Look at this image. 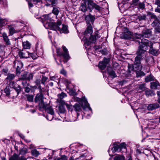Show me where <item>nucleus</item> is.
<instances>
[{
    "label": "nucleus",
    "instance_id": "obj_1",
    "mask_svg": "<svg viewBox=\"0 0 160 160\" xmlns=\"http://www.w3.org/2000/svg\"><path fill=\"white\" fill-rule=\"evenodd\" d=\"M136 54L137 56L135 58L134 64L133 65H129L128 66V69L129 72L133 70L135 71H140L143 69V70L147 72H148L149 71V67L147 66L146 68H142L140 63V60L143 59L145 56L144 52L140 50L137 51Z\"/></svg>",
    "mask_w": 160,
    "mask_h": 160
},
{
    "label": "nucleus",
    "instance_id": "obj_2",
    "mask_svg": "<svg viewBox=\"0 0 160 160\" xmlns=\"http://www.w3.org/2000/svg\"><path fill=\"white\" fill-rule=\"evenodd\" d=\"M139 44L140 45L137 51L140 50L144 52L145 56L143 59L146 57V50L148 49V46L150 48L149 52L154 55H157L158 54V51L157 49H155L153 47V43L149 41L147 39H142L141 43L142 45L140 44L141 42L139 41Z\"/></svg>",
    "mask_w": 160,
    "mask_h": 160
},
{
    "label": "nucleus",
    "instance_id": "obj_3",
    "mask_svg": "<svg viewBox=\"0 0 160 160\" xmlns=\"http://www.w3.org/2000/svg\"><path fill=\"white\" fill-rule=\"evenodd\" d=\"M61 22L60 21H58L57 22V23H52L49 24L51 27V29L55 30L56 31H59L61 33H67L68 32L67 27L66 25H62V27L61 29L59 26L61 24Z\"/></svg>",
    "mask_w": 160,
    "mask_h": 160
},
{
    "label": "nucleus",
    "instance_id": "obj_4",
    "mask_svg": "<svg viewBox=\"0 0 160 160\" xmlns=\"http://www.w3.org/2000/svg\"><path fill=\"white\" fill-rule=\"evenodd\" d=\"M152 32L151 30L150 29H146L143 30L142 32V35H137L136 36V38H140L141 40L140 41H136V43H138L139 44V42L140 41L141 42V40L142 39H144V38H142L143 37L145 38H148L150 37L152 35ZM141 45H142L141 43H140Z\"/></svg>",
    "mask_w": 160,
    "mask_h": 160
},
{
    "label": "nucleus",
    "instance_id": "obj_5",
    "mask_svg": "<svg viewBox=\"0 0 160 160\" xmlns=\"http://www.w3.org/2000/svg\"><path fill=\"white\" fill-rule=\"evenodd\" d=\"M52 13H50L48 15H43L41 18L42 22L44 23L47 24L51 29V27L49 25V24L51 23H55V22H51L52 21Z\"/></svg>",
    "mask_w": 160,
    "mask_h": 160
},
{
    "label": "nucleus",
    "instance_id": "obj_6",
    "mask_svg": "<svg viewBox=\"0 0 160 160\" xmlns=\"http://www.w3.org/2000/svg\"><path fill=\"white\" fill-rule=\"evenodd\" d=\"M43 95L40 93L37 95L35 99V102H39V105L41 108H46L47 105V103L43 102Z\"/></svg>",
    "mask_w": 160,
    "mask_h": 160
},
{
    "label": "nucleus",
    "instance_id": "obj_7",
    "mask_svg": "<svg viewBox=\"0 0 160 160\" xmlns=\"http://www.w3.org/2000/svg\"><path fill=\"white\" fill-rule=\"evenodd\" d=\"M73 98L74 101H77L78 102L82 101L83 102L84 105H83V103H82V107L84 109L87 108L90 110L92 111V109L90 107L89 104L87 100H86L85 98H82V100H81L80 98L75 97H74Z\"/></svg>",
    "mask_w": 160,
    "mask_h": 160
},
{
    "label": "nucleus",
    "instance_id": "obj_8",
    "mask_svg": "<svg viewBox=\"0 0 160 160\" xmlns=\"http://www.w3.org/2000/svg\"><path fill=\"white\" fill-rule=\"evenodd\" d=\"M46 108H41L46 110L48 114L47 115L46 118L47 120L51 121L53 117V115L54 113V111L52 108L50 107L49 104H47Z\"/></svg>",
    "mask_w": 160,
    "mask_h": 160
},
{
    "label": "nucleus",
    "instance_id": "obj_9",
    "mask_svg": "<svg viewBox=\"0 0 160 160\" xmlns=\"http://www.w3.org/2000/svg\"><path fill=\"white\" fill-rule=\"evenodd\" d=\"M88 8L91 12H92L93 8L98 11L100 10L101 9L100 7L93 2L91 0H89L88 1Z\"/></svg>",
    "mask_w": 160,
    "mask_h": 160
},
{
    "label": "nucleus",
    "instance_id": "obj_10",
    "mask_svg": "<svg viewBox=\"0 0 160 160\" xmlns=\"http://www.w3.org/2000/svg\"><path fill=\"white\" fill-rule=\"evenodd\" d=\"M97 39L96 36L91 35L89 38V40L88 38H86L84 39V43L85 46H89L91 45V43H94Z\"/></svg>",
    "mask_w": 160,
    "mask_h": 160
},
{
    "label": "nucleus",
    "instance_id": "obj_11",
    "mask_svg": "<svg viewBox=\"0 0 160 160\" xmlns=\"http://www.w3.org/2000/svg\"><path fill=\"white\" fill-rule=\"evenodd\" d=\"M62 47L63 49L64 52L62 53L59 51V50H57V55L59 56H62L65 59H68L69 58V56L68 52V49L65 46H62Z\"/></svg>",
    "mask_w": 160,
    "mask_h": 160
},
{
    "label": "nucleus",
    "instance_id": "obj_12",
    "mask_svg": "<svg viewBox=\"0 0 160 160\" xmlns=\"http://www.w3.org/2000/svg\"><path fill=\"white\" fill-rule=\"evenodd\" d=\"M14 67L16 68V74L19 75L20 73L21 69L23 67L22 62L18 61H15Z\"/></svg>",
    "mask_w": 160,
    "mask_h": 160
},
{
    "label": "nucleus",
    "instance_id": "obj_13",
    "mask_svg": "<svg viewBox=\"0 0 160 160\" xmlns=\"http://www.w3.org/2000/svg\"><path fill=\"white\" fill-rule=\"evenodd\" d=\"M33 75L32 74L25 72L23 74H22L20 78L21 80H27L30 81L32 79Z\"/></svg>",
    "mask_w": 160,
    "mask_h": 160
},
{
    "label": "nucleus",
    "instance_id": "obj_14",
    "mask_svg": "<svg viewBox=\"0 0 160 160\" xmlns=\"http://www.w3.org/2000/svg\"><path fill=\"white\" fill-rule=\"evenodd\" d=\"M93 32L92 28L91 25L90 24L88 25L87 28L86 30L84 32V37L83 39L86 38H88L89 36H91V34Z\"/></svg>",
    "mask_w": 160,
    "mask_h": 160
},
{
    "label": "nucleus",
    "instance_id": "obj_15",
    "mask_svg": "<svg viewBox=\"0 0 160 160\" xmlns=\"http://www.w3.org/2000/svg\"><path fill=\"white\" fill-rule=\"evenodd\" d=\"M19 146L20 147V154L24 155L26 154L27 152V149L22 144H16L14 146L15 149L18 150V147Z\"/></svg>",
    "mask_w": 160,
    "mask_h": 160
},
{
    "label": "nucleus",
    "instance_id": "obj_16",
    "mask_svg": "<svg viewBox=\"0 0 160 160\" xmlns=\"http://www.w3.org/2000/svg\"><path fill=\"white\" fill-rule=\"evenodd\" d=\"M109 61V59L104 58L102 62H99L98 65L99 68L102 70L104 69L106 67L107 65L108 64Z\"/></svg>",
    "mask_w": 160,
    "mask_h": 160
},
{
    "label": "nucleus",
    "instance_id": "obj_17",
    "mask_svg": "<svg viewBox=\"0 0 160 160\" xmlns=\"http://www.w3.org/2000/svg\"><path fill=\"white\" fill-rule=\"evenodd\" d=\"M18 55L20 58H30L29 52L27 51H20L18 52Z\"/></svg>",
    "mask_w": 160,
    "mask_h": 160
},
{
    "label": "nucleus",
    "instance_id": "obj_18",
    "mask_svg": "<svg viewBox=\"0 0 160 160\" xmlns=\"http://www.w3.org/2000/svg\"><path fill=\"white\" fill-rule=\"evenodd\" d=\"M159 106L157 103H154L149 104L147 106V109L149 111H152L158 108Z\"/></svg>",
    "mask_w": 160,
    "mask_h": 160
},
{
    "label": "nucleus",
    "instance_id": "obj_19",
    "mask_svg": "<svg viewBox=\"0 0 160 160\" xmlns=\"http://www.w3.org/2000/svg\"><path fill=\"white\" fill-rule=\"evenodd\" d=\"M95 19V18L94 16L90 14H89V15L86 16L85 20L87 23L88 25H89V23L90 21L91 22H93Z\"/></svg>",
    "mask_w": 160,
    "mask_h": 160
},
{
    "label": "nucleus",
    "instance_id": "obj_20",
    "mask_svg": "<svg viewBox=\"0 0 160 160\" xmlns=\"http://www.w3.org/2000/svg\"><path fill=\"white\" fill-rule=\"evenodd\" d=\"M152 26L154 27H155V29H157L160 28V23L158 22V18L154 20L151 24Z\"/></svg>",
    "mask_w": 160,
    "mask_h": 160
},
{
    "label": "nucleus",
    "instance_id": "obj_21",
    "mask_svg": "<svg viewBox=\"0 0 160 160\" xmlns=\"http://www.w3.org/2000/svg\"><path fill=\"white\" fill-rule=\"evenodd\" d=\"M74 110L77 112V116L79 115L78 113L81 110V108L80 105L78 103H76L74 105Z\"/></svg>",
    "mask_w": 160,
    "mask_h": 160
},
{
    "label": "nucleus",
    "instance_id": "obj_22",
    "mask_svg": "<svg viewBox=\"0 0 160 160\" xmlns=\"http://www.w3.org/2000/svg\"><path fill=\"white\" fill-rule=\"evenodd\" d=\"M37 88V87L35 86H29V87L27 86L24 88L25 91L27 93L30 92L31 91L32 92L35 89H36Z\"/></svg>",
    "mask_w": 160,
    "mask_h": 160
},
{
    "label": "nucleus",
    "instance_id": "obj_23",
    "mask_svg": "<svg viewBox=\"0 0 160 160\" xmlns=\"http://www.w3.org/2000/svg\"><path fill=\"white\" fill-rule=\"evenodd\" d=\"M10 82L8 84V85L6 88L4 90V92L6 93V97H9V95L10 94Z\"/></svg>",
    "mask_w": 160,
    "mask_h": 160
},
{
    "label": "nucleus",
    "instance_id": "obj_24",
    "mask_svg": "<svg viewBox=\"0 0 160 160\" xmlns=\"http://www.w3.org/2000/svg\"><path fill=\"white\" fill-rule=\"evenodd\" d=\"M2 36L6 44L7 45H9L10 44L9 39L7 34L5 33H3L2 34Z\"/></svg>",
    "mask_w": 160,
    "mask_h": 160
},
{
    "label": "nucleus",
    "instance_id": "obj_25",
    "mask_svg": "<svg viewBox=\"0 0 160 160\" xmlns=\"http://www.w3.org/2000/svg\"><path fill=\"white\" fill-rule=\"evenodd\" d=\"M47 2L49 3L46 4V5L49 6L51 5H52V6L55 5L57 4L56 0H46Z\"/></svg>",
    "mask_w": 160,
    "mask_h": 160
},
{
    "label": "nucleus",
    "instance_id": "obj_26",
    "mask_svg": "<svg viewBox=\"0 0 160 160\" xmlns=\"http://www.w3.org/2000/svg\"><path fill=\"white\" fill-rule=\"evenodd\" d=\"M82 1L83 2L81 3L80 7L81 10L83 12H85L87 11L86 3L87 2Z\"/></svg>",
    "mask_w": 160,
    "mask_h": 160
},
{
    "label": "nucleus",
    "instance_id": "obj_27",
    "mask_svg": "<svg viewBox=\"0 0 160 160\" xmlns=\"http://www.w3.org/2000/svg\"><path fill=\"white\" fill-rule=\"evenodd\" d=\"M22 45L23 48L25 49H29L30 48L31 44L28 41L23 42Z\"/></svg>",
    "mask_w": 160,
    "mask_h": 160
},
{
    "label": "nucleus",
    "instance_id": "obj_28",
    "mask_svg": "<svg viewBox=\"0 0 160 160\" xmlns=\"http://www.w3.org/2000/svg\"><path fill=\"white\" fill-rule=\"evenodd\" d=\"M151 88L152 89H156L158 85H159L158 83V82H152L150 83Z\"/></svg>",
    "mask_w": 160,
    "mask_h": 160
},
{
    "label": "nucleus",
    "instance_id": "obj_29",
    "mask_svg": "<svg viewBox=\"0 0 160 160\" xmlns=\"http://www.w3.org/2000/svg\"><path fill=\"white\" fill-rule=\"evenodd\" d=\"M108 71L109 75L112 78H114L117 77V76L114 71L113 70H110L108 68Z\"/></svg>",
    "mask_w": 160,
    "mask_h": 160
},
{
    "label": "nucleus",
    "instance_id": "obj_30",
    "mask_svg": "<svg viewBox=\"0 0 160 160\" xmlns=\"http://www.w3.org/2000/svg\"><path fill=\"white\" fill-rule=\"evenodd\" d=\"M154 77L152 75H148L145 78V81L146 82H150L152 81H153L154 80Z\"/></svg>",
    "mask_w": 160,
    "mask_h": 160
},
{
    "label": "nucleus",
    "instance_id": "obj_31",
    "mask_svg": "<svg viewBox=\"0 0 160 160\" xmlns=\"http://www.w3.org/2000/svg\"><path fill=\"white\" fill-rule=\"evenodd\" d=\"M31 152L32 155L35 157H37L40 154L39 152L36 149L32 150Z\"/></svg>",
    "mask_w": 160,
    "mask_h": 160
},
{
    "label": "nucleus",
    "instance_id": "obj_32",
    "mask_svg": "<svg viewBox=\"0 0 160 160\" xmlns=\"http://www.w3.org/2000/svg\"><path fill=\"white\" fill-rule=\"evenodd\" d=\"M58 110L61 113H64L65 112L66 110L64 106L62 105H60L58 107Z\"/></svg>",
    "mask_w": 160,
    "mask_h": 160
},
{
    "label": "nucleus",
    "instance_id": "obj_33",
    "mask_svg": "<svg viewBox=\"0 0 160 160\" xmlns=\"http://www.w3.org/2000/svg\"><path fill=\"white\" fill-rule=\"evenodd\" d=\"M19 31L18 29H16V28L11 26V35L15 33L18 32Z\"/></svg>",
    "mask_w": 160,
    "mask_h": 160
},
{
    "label": "nucleus",
    "instance_id": "obj_34",
    "mask_svg": "<svg viewBox=\"0 0 160 160\" xmlns=\"http://www.w3.org/2000/svg\"><path fill=\"white\" fill-rule=\"evenodd\" d=\"M114 160H125V158L123 156L117 155L114 158Z\"/></svg>",
    "mask_w": 160,
    "mask_h": 160
},
{
    "label": "nucleus",
    "instance_id": "obj_35",
    "mask_svg": "<svg viewBox=\"0 0 160 160\" xmlns=\"http://www.w3.org/2000/svg\"><path fill=\"white\" fill-rule=\"evenodd\" d=\"M148 15L152 19H154V20L157 19L158 18L153 13L149 12Z\"/></svg>",
    "mask_w": 160,
    "mask_h": 160
},
{
    "label": "nucleus",
    "instance_id": "obj_36",
    "mask_svg": "<svg viewBox=\"0 0 160 160\" xmlns=\"http://www.w3.org/2000/svg\"><path fill=\"white\" fill-rule=\"evenodd\" d=\"M66 107L68 110L72 112L74 110V105L72 106L70 104H66Z\"/></svg>",
    "mask_w": 160,
    "mask_h": 160
},
{
    "label": "nucleus",
    "instance_id": "obj_37",
    "mask_svg": "<svg viewBox=\"0 0 160 160\" xmlns=\"http://www.w3.org/2000/svg\"><path fill=\"white\" fill-rule=\"evenodd\" d=\"M146 17L145 15H139L138 16L137 19L140 21L142 20H145L146 19Z\"/></svg>",
    "mask_w": 160,
    "mask_h": 160
},
{
    "label": "nucleus",
    "instance_id": "obj_38",
    "mask_svg": "<svg viewBox=\"0 0 160 160\" xmlns=\"http://www.w3.org/2000/svg\"><path fill=\"white\" fill-rule=\"evenodd\" d=\"M59 11L58 9L56 8H53L52 11V13L56 15H57L58 14Z\"/></svg>",
    "mask_w": 160,
    "mask_h": 160
},
{
    "label": "nucleus",
    "instance_id": "obj_39",
    "mask_svg": "<svg viewBox=\"0 0 160 160\" xmlns=\"http://www.w3.org/2000/svg\"><path fill=\"white\" fill-rule=\"evenodd\" d=\"M66 96V94L63 92H62L61 94H59L58 95V97L61 99H62Z\"/></svg>",
    "mask_w": 160,
    "mask_h": 160
},
{
    "label": "nucleus",
    "instance_id": "obj_40",
    "mask_svg": "<svg viewBox=\"0 0 160 160\" xmlns=\"http://www.w3.org/2000/svg\"><path fill=\"white\" fill-rule=\"evenodd\" d=\"M119 149L118 145L114 146L111 149L112 152L114 153L117 151Z\"/></svg>",
    "mask_w": 160,
    "mask_h": 160
},
{
    "label": "nucleus",
    "instance_id": "obj_41",
    "mask_svg": "<svg viewBox=\"0 0 160 160\" xmlns=\"http://www.w3.org/2000/svg\"><path fill=\"white\" fill-rule=\"evenodd\" d=\"M119 150L121 151V149L122 148H125L126 147V144L124 142L121 143L118 145Z\"/></svg>",
    "mask_w": 160,
    "mask_h": 160
},
{
    "label": "nucleus",
    "instance_id": "obj_42",
    "mask_svg": "<svg viewBox=\"0 0 160 160\" xmlns=\"http://www.w3.org/2000/svg\"><path fill=\"white\" fill-rule=\"evenodd\" d=\"M145 84H142L138 85L139 88L142 91H144L145 89Z\"/></svg>",
    "mask_w": 160,
    "mask_h": 160
},
{
    "label": "nucleus",
    "instance_id": "obj_43",
    "mask_svg": "<svg viewBox=\"0 0 160 160\" xmlns=\"http://www.w3.org/2000/svg\"><path fill=\"white\" fill-rule=\"evenodd\" d=\"M29 56L32 58L33 59H35L37 58L36 54L33 53H29Z\"/></svg>",
    "mask_w": 160,
    "mask_h": 160
},
{
    "label": "nucleus",
    "instance_id": "obj_44",
    "mask_svg": "<svg viewBox=\"0 0 160 160\" xmlns=\"http://www.w3.org/2000/svg\"><path fill=\"white\" fill-rule=\"evenodd\" d=\"M22 84L24 87L25 88L27 86H29V84L25 80H22Z\"/></svg>",
    "mask_w": 160,
    "mask_h": 160
},
{
    "label": "nucleus",
    "instance_id": "obj_45",
    "mask_svg": "<svg viewBox=\"0 0 160 160\" xmlns=\"http://www.w3.org/2000/svg\"><path fill=\"white\" fill-rule=\"evenodd\" d=\"M41 82V78L38 76L36 78V80L35 81V83L37 85H39L40 84Z\"/></svg>",
    "mask_w": 160,
    "mask_h": 160
},
{
    "label": "nucleus",
    "instance_id": "obj_46",
    "mask_svg": "<svg viewBox=\"0 0 160 160\" xmlns=\"http://www.w3.org/2000/svg\"><path fill=\"white\" fill-rule=\"evenodd\" d=\"M17 87H15L13 88L14 89H15L16 90V92H17V94H18L19 92L20 91V88L19 85H17Z\"/></svg>",
    "mask_w": 160,
    "mask_h": 160
},
{
    "label": "nucleus",
    "instance_id": "obj_47",
    "mask_svg": "<svg viewBox=\"0 0 160 160\" xmlns=\"http://www.w3.org/2000/svg\"><path fill=\"white\" fill-rule=\"evenodd\" d=\"M18 156L16 154H14L11 157V160H18Z\"/></svg>",
    "mask_w": 160,
    "mask_h": 160
},
{
    "label": "nucleus",
    "instance_id": "obj_48",
    "mask_svg": "<svg viewBox=\"0 0 160 160\" xmlns=\"http://www.w3.org/2000/svg\"><path fill=\"white\" fill-rule=\"evenodd\" d=\"M48 78L44 76H42L41 79V83L44 84L45 82L47 80Z\"/></svg>",
    "mask_w": 160,
    "mask_h": 160
},
{
    "label": "nucleus",
    "instance_id": "obj_49",
    "mask_svg": "<svg viewBox=\"0 0 160 160\" xmlns=\"http://www.w3.org/2000/svg\"><path fill=\"white\" fill-rule=\"evenodd\" d=\"M33 97L32 95H28L27 97V99L29 102H32L33 101Z\"/></svg>",
    "mask_w": 160,
    "mask_h": 160
},
{
    "label": "nucleus",
    "instance_id": "obj_50",
    "mask_svg": "<svg viewBox=\"0 0 160 160\" xmlns=\"http://www.w3.org/2000/svg\"><path fill=\"white\" fill-rule=\"evenodd\" d=\"M136 74L138 77L140 76H143L145 75V74L142 72H137Z\"/></svg>",
    "mask_w": 160,
    "mask_h": 160
},
{
    "label": "nucleus",
    "instance_id": "obj_51",
    "mask_svg": "<svg viewBox=\"0 0 160 160\" xmlns=\"http://www.w3.org/2000/svg\"><path fill=\"white\" fill-rule=\"evenodd\" d=\"M5 24L4 22V20L0 18V28L2 26H4Z\"/></svg>",
    "mask_w": 160,
    "mask_h": 160
},
{
    "label": "nucleus",
    "instance_id": "obj_52",
    "mask_svg": "<svg viewBox=\"0 0 160 160\" xmlns=\"http://www.w3.org/2000/svg\"><path fill=\"white\" fill-rule=\"evenodd\" d=\"M158 5L157 7L155 9V11L156 12L160 13V5Z\"/></svg>",
    "mask_w": 160,
    "mask_h": 160
},
{
    "label": "nucleus",
    "instance_id": "obj_53",
    "mask_svg": "<svg viewBox=\"0 0 160 160\" xmlns=\"http://www.w3.org/2000/svg\"><path fill=\"white\" fill-rule=\"evenodd\" d=\"M3 73L5 75H8V70L6 69H3L2 71Z\"/></svg>",
    "mask_w": 160,
    "mask_h": 160
},
{
    "label": "nucleus",
    "instance_id": "obj_54",
    "mask_svg": "<svg viewBox=\"0 0 160 160\" xmlns=\"http://www.w3.org/2000/svg\"><path fill=\"white\" fill-rule=\"evenodd\" d=\"M151 91L150 90H147L145 91L146 95L147 97H149L150 94L151 92Z\"/></svg>",
    "mask_w": 160,
    "mask_h": 160
},
{
    "label": "nucleus",
    "instance_id": "obj_55",
    "mask_svg": "<svg viewBox=\"0 0 160 160\" xmlns=\"http://www.w3.org/2000/svg\"><path fill=\"white\" fill-rule=\"evenodd\" d=\"M139 0H132V3L134 5H137L138 3Z\"/></svg>",
    "mask_w": 160,
    "mask_h": 160
},
{
    "label": "nucleus",
    "instance_id": "obj_56",
    "mask_svg": "<svg viewBox=\"0 0 160 160\" xmlns=\"http://www.w3.org/2000/svg\"><path fill=\"white\" fill-rule=\"evenodd\" d=\"M60 105H63V106H64V105H66V104H68L66 103L65 101H63L61 100V101H60Z\"/></svg>",
    "mask_w": 160,
    "mask_h": 160
},
{
    "label": "nucleus",
    "instance_id": "obj_57",
    "mask_svg": "<svg viewBox=\"0 0 160 160\" xmlns=\"http://www.w3.org/2000/svg\"><path fill=\"white\" fill-rule=\"evenodd\" d=\"M61 157L62 160H68L67 157L65 155H62Z\"/></svg>",
    "mask_w": 160,
    "mask_h": 160
},
{
    "label": "nucleus",
    "instance_id": "obj_58",
    "mask_svg": "<svg viewBox=\"0 0 160 160\" xmlns=\"http://www.w3.org/2000/svg\"><path fill=\"white\" fill-rule=\"evenodd\" d=\"M4 47L2 45H0V54L3 53Z\"/></svg>",
    "mask_w": 160,
    "mask_h": 160
},
{
    "label": "nucleus",
    "instance_id": "obj_59",
    "mask_svg": "<svg viewBox=\"0 0 160 160\" xmlns=\"http://www.w3.org/2000/svg\"><path fill=\"white\" fill-rule=\"evenodd\" d=\"M11 85L12 86V88H13L14 87H15V83L14 82H11Z\"/></svg>",
    "mask_w": 160,
    "mask_h": 160
},
{
    "label": "nucleus",
    "instance_id": "obj_60",
    "mask_svg": "<svg viewBox=\"0 0 160 160\" xmlns=\"http://www.w3.org/2000/svg\"><path fill=\"white\" fill-rule=\"evenodd\" d=\"M60 72L61 74H63L64 75H66V71L63 69H62L61 71Z\"/></svg>",
    "mask_w": 160,
    "mask_h": 160
},
{
    "label": "nucleus",
    "instance_id": "obj_61",
    "mask_svg": "<svg viewBox=\"0 0 160 160\" xmlns=\"http://www.w3.org/2000/svg\"><path fill=\"white\" fill-rule=\"evenodd\" d=\"M139 8H144V4L142 3H139Z\"/></svg>",
    "mask_w": 160,
    "mask_h": 160
},
{
    "label": "nucleus",
    "instance_id": "obj_62",
    "mask_svg": "<svg viewBox=\"0 0 160 160\" xmlns=\"http://www.w3.org/2000/svg\"><path fill=\"white\" fill-rule=\"evenodd\" d=\"M158 102L160 103V90L158 92Z\"/></svg>",
    "mask_w": 160,
    "mask_h": 160
},
{
    "label": "nucleus",
    "instance_id": "obj_63",
    "mask_svg": "<svg viewBox=\"0 0 160 160\" xmlns=\"http://www.w3.org/2000/svg\"><path fill=\"white\" fill-rule=\"evenodd\" d=\"M155 3L157 5H160V0H155Z\"/></svg>",
    "mask_w": 160,
    "mask_h": 160
},
{
    "label": "nucleus",
    "instance_id": "obj_64",
    "mask_svg": "<svg viewBox=\"0 0 160 160\" xmlns=\"http://www.w3.org/2000/svg\"><path fill=\"white\" fill-rule=\"evenodd\" d=\"M50 79L51 80L55 81L56 80V78L55 77H52L50 78Z\"/></svg>",
    "mask_w": 160,
    "mask_h": 160
}]
</instances>
